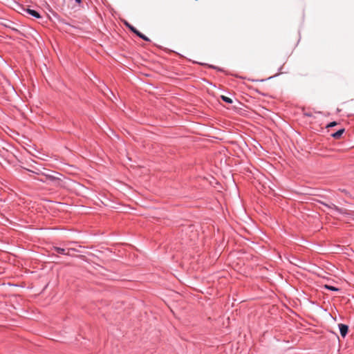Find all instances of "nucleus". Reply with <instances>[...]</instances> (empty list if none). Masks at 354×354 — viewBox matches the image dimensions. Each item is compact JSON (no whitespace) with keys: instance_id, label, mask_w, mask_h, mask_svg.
<instances>
[{"instance_id":"12","label":"nucleus","mask_w":354,"mask_h":354,"mask_svg":"<svg viewBox=\"0 0 354 354\" xmlns=\"http://www.w3.org/2000/svg\"><path fill=\"white\" fill-rule=\"evenodd\" d=\"M76 3H80L81 2V0H75Z\"/></svg>"},{"instance_id":"10","label":"nucleus","mask_w":354,"mask_h":354,"mask_svg":"<svg viewBox=\"0 0 354 354\" xmlns=\"http://www.w3.org/2000/svg\"><path fill=\"white\" fill-rule=\"evenodd\" d=\"M335 125H337V122H330V124H328L326 126V127H327V128H329V127H334V126H335Z\"/></svg>"},{"instance_id":"11","label":"nucleus","mask_w":354,"mask_h":354,"mask_svg":"<svg viewBox=\"0 0 354 354\" xmlns=\"http://www.w3.org/2000/svg\"><path fill=\"white\" fill-rule=\"evenodd\" d=\"M95 258V255L93 254H90V261L95 263L94 261V259Z\"/></svg>"},{"instance_id":"1","label":"nucleus","mask_w":354,"mask_h":354,"mask_svg":"<svg viewBox=\"0 0 354 354\" xmlns=\"http://www.w3.org/2000/svg\"><path fill=\"white\" fill-rule=\"evenodd\" d=\"M327 206V205H326ZM328 207L330 208H333L334 209H335L336 211L339 212V213H341L342 214H343L347 221H349V218L351 217V216H354V212H350L346 209H344V208H339L337 206H336L335 205L333 204L332 206H328Z\"/></svg>"},{"instance_id":"8","label":"nucleus","mask_w":354,"mask_h":354,"mask_svg":"<svg viewBox=\"0 0 354 354\" xmlns=\"http://www.w3.org/2000/svg\"><path fill=\"white\" fill-rule=\"evenodd\" d=\"M324 288L326 289L330 290H333V291H338L339 290V289L337 288H335L334 286H329L327 284L324 285Z\"/></svg>"},{"instance_id":"9","label":"nucleus","mask_w":354,"mask_h":354,"mask_svg":"<svg viewBox=\"0 0 354 354\" xmlns=\"http://www.w3.org/2000/svg\"><path fill=\"white\" fill-rule=\"evenodd\" d=\"M221 99L227 102V103H229V104H232V100L227 96H225V95H221Z\"/></svg>"},{"instance_id":"2","label":"nucleus","mask_w":354,"mask_h":354,"mask_svg":"<svg viewBox=\"0 0 354 354\" xmlns=\"http://www.w3.org/2000/svg\"><path fill=\"white\" fill-rule=\"evenodd\" d=\"M53 250L58 254L68 255V256H73V252L75 251H76V250L74 248L65 249V248H59V247H54Z\"/></svg>"},{"instance_id":"3","label":"nucleus","mask_w":354,"mask_h":354,"mask_svg":"<svg viewBox=\"0 0 354 354\" xmlns=\"http://www.w3.org/2000/svg\"><path fill=\"white\" fill-rule=\"evenodd\" d=\"M126 25L133 32L136 34L139 37L142 38L145 41H149V39L147 37H146L145 35L139 32L135 27H133L128 23H126Z\"/></svg>"},{"instance_id":"6","label":"nucleus","mask_w":354,"mask_h":354,"mask_svg":"<svg viewBox=\"0 0 354 354\" xmlns=\"http://www.w3.org/2000/svg\"><path fill=\"white\" fill-rule=\"evenodd\" d=\"M344 132V129H341L331 134L332 137L335 139H339Z\"/></svg>"},{"instance_id":"5","label":"nucleus","mask_w":354,"mask_h":354,"mask_svg":"<svg viewBox=\"0 0 354 354\" xmlns=\"http://www.w3.org/2000/svg\"><path fill=\"white\" fill-rule=\"evenodd\" d=\"M339 328L341 335L343 337H344L346 335L348 330V326L343 324H339Z\"/></svg>"},{"instance_id":"4","label":"nucleus","mask_w":354,"mask_h":354,"mask_svg":"<svg viewBox=\"0 0 354 354\" xmlns=\"http://www.w3.org/2000/svg\"><path fill=\"white\" fill-rule=\"evenodd\" d=\"M28 14L31 15L32 17L36 19H40L41 17V15L36 10H32L29 8L24 9Z\"/></svg>"},{"instance_id":"7","label":"nucleus","mask_w":354,"mask_h":354,"mask_svg":"<svg viewBox=\"0 0 354 354\" xmlns=\"http://www.w3.org/2000/svg\"><path fill=\"white\" fill-rule=\"evenodd\" d=\"M10 24H12V22H11V21H8V22H7V23H6V24H3V26H4L5 27H6V28H10V29H11L12 30H13V31L19 32V30H18L17 28L12 27V26H10Z\"/></svg>"},{"instance_id":"13","label":"nucleus","mask_w":354,"mask_h":354,"mask_svg":"<svg viewBox=\"0 0 354 354\" xmlns=\"http://www.w3.org/2000/svg\"><path fill=\"white\" fill-rule=\"evenodd\" d=\"M49 178H50V179H53V178H54V177L50 176H49Z\"/></svg>"}]
</instances>
